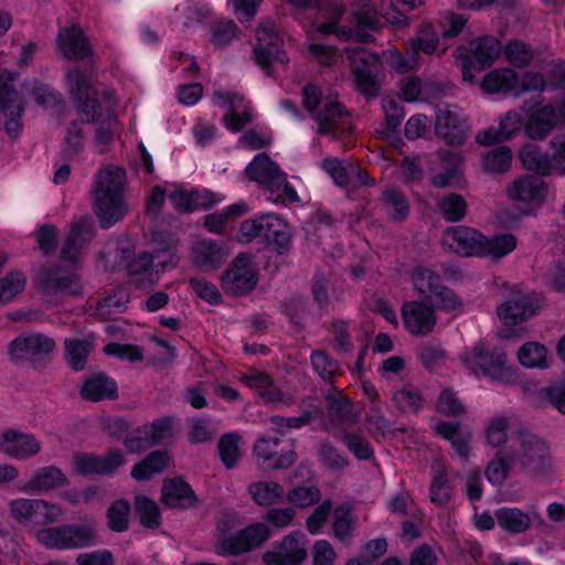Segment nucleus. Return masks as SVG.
Instances as JSON below:
<instances>
[{
	"instance_id": "obj_58",
	"label": "nucleus",
	"mask_w": 565,
	"mask_h": 565,
	"mask_svg": "<svg viewBox=\"0 0 565 565\" xmlns=\"http://www.w3.org/2000/svg\"><path fill=\"white\" fill-rule=\"evenodd\" d=\"M503 52L507 61L519 68L529 66L534 57L533 50L519 40L509 41Z\"/></svg>"
},
{
	"instance_id": "obj_54",
	"label": "nucleus",
	"mask_w": 565,
	"mask_h": 565,
	"mask_svg": "<svg viewBox=\"0 0 565 565\" xmlns=\"http://www.w3.org/2000/svg\"><path fill=\"white\" fill-rule=\"evenodd\" d=\"M84 148V131L82 124L72 121L66 128L64 145L61 156L65 160H72L77 157Z\"/></svg>"
},
{
	"instance_id": "obj_4",
	"label": "nucleus",
	"mask_w": 565,
	"mask_h": 565,
	"mask_svg": "<svg viewBox=\"0 0 565 565\" xmlns=\"http://www.w3.org/2000/svg\"><path fill=\"white\" fill-rule=\"evenodd\" d=\"M509 459L526 477L540 478L553 471V457L547 443L530 431H520L511 438Z\"/></svg>"
},
{
	"instance_id": "obj_40",
	"label": "nucleus",
	"mask_w": 565,
	"mask_h": 565,
	"mask_svg": "<svg viewBox=\"0 0 565 565\" xmlns=\"http://www.w3.org/2000/svg\"><path fill=\"white\" fill-rule=\"evenodd\" d=\"M494 516L498 525L510 534L524 533L532 524V516L518 508H499Z\"/></svg>"
},
{
	"instance_id": "obj_36",
	"label": "nucleus",
	"mask_w": 565,
	"mask_h": 565,
	"mask_svg": "<svg viewBox=\"0 0 565 565\" xmlns=\"http://www.w3.org/2000/svg\"><path fill=\"white\" fill-rule=\"evenodd\" d=\"M161 500L169 508L189 509L196 502V495L189 483L175 478L164 481Z\"/></svg>"
},
{
	"instance_id": "obj_15",
	"label": "nucleus",
	"mask_w": 565,
	"mask_h": 565,
	"mask_svg": "<svg viewBox=\"0 0 565 565\" xmlns=\"http://www.w3.org/2000/svg\"><path fill=\"white\" fill-rule=\"evenodd\" d=\"M257 284V273L248 254L241 253L223 275L222 288L226 294L244 296Z\"/></svg>"
},
{
	"instance_id": "obj_52",
	"label": "nucleus",
	"mask_w": 565,
	"mask_h": 565,
	"mask_svg": "<svg viewBox=\"0 0 565 565\" xmlns=\"http://www.w3.org/2000/svg\"><path fill=\"white\" fill-rule=\"evenodd\" d=\"M521 160L525 169L542 175L554 172L553 161L548 152L543 153L536 146H527L521 151Z\"/></svg>"
},
{
	"instance_id": "obj_42",
	"label": "nucleus",
	"mask_w": 565,
	"mask_h": 565,
	"mask_svg": "<svg viewBox=\"0 0 565 565\" xmlns=\"http://www.w3.org/2000/svg\"><path fill=\"white\" fill-rule=\"evenodd\" d=\"M345 12V7L340 1H331L328 6V18L330 21L321 23L317 31L322 34H333L340 41H349L353 38L354 32L351 28L339 26L338 23Z\"/></svg>"
},
{
	"instance_id": "obj_14",
	"label": "nucleus",
	"mask_w": 565,
	"mask_h": 565,
	"mask_svg": "<svg viewBox=\"0 0 565 565\" xmlns=\"http://www.w3.org/2000/svg\"><path fill=\"white\" fill-rule=\"evenodd\" d=\"M10 515L19 523L46 525L55 522L62 514L58 504L43 499L18 498L9 502Z\"/></svg>"
},
{
	"instance_id": "obj_50",
	"label": "nucleus",
	"mask_w": 565,
	"mask_h": 565,
	"mask_svg": "<svg viewBox=\"0 0 565 565\" xmlns=\"http://www.w3.org/2000/svg\"><path fill=\"white\" fill-rule=\"evenodd\" d=\"M248 492L258 505L271 507L282 498L284 488L274 481H258L249 484Z\"/></svg>"
},
{
	"instance_id": "obj_25",
	"label": "nucleus",
	"mask_w": 565,
	"mask_h": 565,
	"mask_svg": "<svg viewBox=\"0 0 565 565\" xmlns=\"http://www.w3.org/2000/svg\"><path fill=\"white\" fill-rule=\"evenodd\" d=\"M124 463V456L119 450H110L105 456L79 452L74 455V466L78 475H113Z\"/></svg>"
},
{
	"instance_id": "obj_8",
	"label": "nucleus",
	"mask_w": 565,
	"mask_h": 565,
	"mask_svg": "<svg viewBox=\"0 0 565 565\" xmlns=\"http://www.w3.org/2000/svg\"><path fill=\"white\" fill-rule=\"evenodd\" d=\"M253 452L257 465L265 470L287 469L297 459L294 441L278 436L258 438L254 444Z\"/></svg>"
},
{
	"instance_id": "obj_17",
	"label": "nucleus",
	"mask_w": 565,
	"mask_h": 565,
	"mask_svg": "<svg viewBox=\"0 0 565 565\" xmlns=\"http://www.w3.org/2000/svg\"><path fill=\"white\" fill-rule=\"evenodd\" d=\"M312 118L317 124V132L332 139H339L352 130L350 114L337 100L324 99L322 108Z\"/></svg>"
},
{
	"instance_id": "obj_55",
	"label": "nucleus",
	"mask_w": 565,
	"mask_h": 565,
	"mask_svg": "<svg viewBox=\"0 0 565 565\" xmlns=\"http://www.w3.org/2000/svg\"><path fill=\"white\" fill-rule=\"evenodd\" d=\"M439 42L438 33L430 24H422L418 34L409 41V47L416 56L418 53H435Z\"/></svg>"
},
{
	"instance_id": "obj_44",
	"label": "nucleus",
	"mask_w": 565,
	"mask_h": 565,
	"mask_svg": "<svg viewBox=\"0 0 565 565\" xmlns=\"http://www.w3.org/2000/svg\"><path fill=\"white\" fill-rule=\"evenodd\" d=\"M518 360L527 369H547L550 366V352L547 348L535 341L524 343L518 351Z\"/></svg>"
},
{
	"instance_id": "obj_56",
	"label": "nucleus",
	"mask_w": 565,
	"mask_h": 565,
	"mask_svg": "<svg viewBox=\"0 0 565 565\" xmlns=\"http://www.w3.org/2000/svg\"><path fill=\"white\" fill-rule=\"evenodd\" d=\"M136 512L140 518V523L148 529H157L161 524V514L159 505L145 495L136 497Z\"/></svg>"
},
{
	"instance_id": "obj_3",
	"label": "nucleus",
	"mask_w": 565,
	"mask_h": 565,
	"mask_svg": "<svg viewBox=\"0 0 565 565\" xmlns=\"http://www.w3.org/2000/svg\"><path fill=\"white\" fill-rule=\"evenodd\" d=\"M95 64L89 61L83 68L73 66L65 74L70 97L81 124H94L105 115L98 92L92 83Z\"/></svg>"
},
{
	"instance_id": "obj_10",
	"label": "nucleus",
	"mask_w": 565,
	"mask_h": 565,
	"mask_svg": "<svg viewBox=\"0 0 565 565\" xmlns=\"http://www.w3.org/2000/svg\"><path fill=\"white\" fill-rule=\"evenodd\" d=\"M96 531L92 525L66 524L43 529L38 540L50 548H83L95 543Z\"/></svg>"
},
{
	"instance_id": "obj_18",
	"label": "nucleus",
	"mask_w": 565,
	"mask_h": 565,
	"mask_svg": "<svg viewBox=\"0 0 565 565\" xmlns=\"http://www.w3.org/2000/svg\"><path fill=\"white\" fill-rule=\"evenodd\" d=\"M541 308V300L533 294L516 292L497 309L507 326H515L532 318Z\"/></svg>"
},
{
	"instance_id": "obj_24",
	"label": "nucleus",
	"mask_w": 565,
	"mask_h": 565,
	"mask_svg": "<svg viewBox=\"0 0 565 565\" xmlns=\"http://www.w3.org/2000/svg\"><path fill=\"white\" fill-rule=\"evenodd\" d=\"M271 531L265 523H253L228 537L223 543V550L228 555H239L260 547L270 536Z\"/></svg>"
},
{
	"instance_id": "obj_13",
	"label": "nucleus",
	"mask_w": 565,
	"mask_h": 565,
	"mask_svg": "<svg viewBox=\"0 0 565 565\" xmlns=\"http://www.w3.org/2000/svg\"><path fill=\"white\" fill-rule=\"evenodd\" d=\"M55 341L43 333L21 335L10 342L9 353L15 362H30L38 366L50 360Z\"/></svg>"
},
{
	"instance_id": "obj_51",
	"label": "nucleus",
	"mask_w": 565,
	"mask_h": 565,
	"mask_svg": "<svg viewBox=\"0 0 565 565\" xmlns=\"http://www.w3.org/2000/svg\"><path fill=\"white\" fill-rule=\"evenodd\" d=\"M128 299L129 297L126 290H117L98 301L96 315L104 321L115 320L119 315L126 311Z\"/></svg>"
},
{
	"instance_id": "obj_30",
	"label": "nucleus",
	"mask_w": 565,
	"mask_h": 565,
	"mask_svg": "<svg viewBox=\"0 0 565 565\" xmlns=\"http://www.w3.org/2000/svg\"><path fill=\"white\" fill-rule=\"evenodd\" d=\"M40 443L33 435L7 429L0 435V450L14 459H25L39 454Z\"/></svg>"
},
{
	"instance_id": "obj_12",
	"label": "nucleus",
	"mask_w": 565,
	"mask_h": 565,
	"mask_svg": "<svg viewBox=\"0 0 565 565\" xmlns=\"http://www.w3.org/2000/svg\"><path fill=\"white\" fill-rule=\"evenodd\" d=\"M435 134L450 146L462 145L469 132V125L463 113L456 106L438 103L435 107Z\"/></svg>"
},
{
	"instance_id": "obj_1",
	"label": "nucleus",
	"mask_w": 565,
	"mask_h": 565,
	"mask_svg": "<svg viewBox=\"0 0 565 565\" xmlns=\"http://www.w3.org/2000/svg\"><path fill=\"white\" fill-rule=\"evenodd\" d=\"M441 243L454 253L466 257L501 258L516 247V238L512 234L488 238L480 231L462 225L447 227Z\"/></svg>"
},
{
	"instance_id": "obj_39",
	"label": "nucleus",
	"mask_w": 565,
	"mask_h": 565,
	"mask_svg": "<svg viewBox=\"0 0 565 565\" xmlns=\"http://www.w3.org/2000/svg\"><path fill=\"white\" fill-rule=\"evenodd\" d=\"M90 227L84 221H78L73 224L70 233L67 234L62 249V259L74 263L77 260L78 254L83 249L86 243L92 239Z\"/></svg>"
},
{
	"instance_id": "obj_6",
	"label": "nucleus",
	"mask_w": 565,
	"mask_h": 565,
	"mask_svg": "<svg viewBox=\"0 0 565 565\" xmlns=\"http://www.w3.org/2000/svg\"><path fill=\"white\" fill-rule=\"evenodd\" d=\"M461 361L477 375L483 374L505 384L514 380V371L501 348L487 351L483 342H477L461 355Z\"/></svg>"
},
{
	"instance_id": "obj_28",
	"label": "nucleus",
	"mask_w": 565,
	"mask_h": 565,
	"mask_svg": "<svg viewBox=\"0 0 565 565\" xmlns=\"http://www.w3.org/2000/svg\"><path fill=\"white\" fill-rule=\"evenodd\" d=\"M556 127H558L557 110L553 105L547 104L529 114L524 132L531 140L543 141Z\"/></svg>"
},
{
	"instance_id": "obj_46",
	"label": "nucleus",
	"mask_w": 565,
	"mask_h": 565,
	"mask_svg": "<svg viewBox=\"0 0 565 565\" xmlns=\"http://www.w3.org/2000/svg\"><path fill=\"white\" fill-rule=\"evenodd\" d=\"M169 462L170 457L167 451H152L132 467L131 477L136 480H147L152 475L162 472L169 466Z\"/></svg>"
},
{
	"instance_id": "obj_64",
	"label": "nucleus",
	"mask_w": 565,
	"mask_h": 565,
	"mask_svg": "<svg viewBox=\"0 0 565 565\" xmlns=\"http://www.w3.org/2000/svg\"><path fill=\"white\" fill-rule=\"evenodd\" d=\"M340 439L347 448L360 460H369L373 456L370 443L360 434L343 431Z\"/></svg>"
},
{
	"instance_id": "obj_9",
	"label": "nucleus",
	"mask_w": 565,
	"mask_h": 565,
	"mask_svg": "<svg viewBox=\"0 0 565 565\" xmlns=\"http://www.w3.org/2000/svg\"><path fill=\"white\" fill-rule=\"evenodd\" d=\"M347 55L359 93L366 99L377 97L381 88L376 78L379 56L361 46L349 49Z\"/></svg>"
},
{
	"instance_id": "obj_59",
	"label": "nucleus",
	"mask_w": 565,
	"mask_h": 565,
	"mask_svg": "<svg viewBox=\"0 0 565 565\" xmlns=\"http://www.w3.org/2000/svg\"><path fill=\"white\" fill-rule=\"evenodd\" d=\"M515 467L509 459V452L499 451L497 456L489 462L486 476L493 486H501L507 480L510 470Z\"/></svg>"
},
{
	"instance_id": "obj_53",
	"label": "nucleus",
	"mask_w": 565,
	"mask_h": 565,
	"mask_svg": "<svg viewBox=\"0 0 565 565\" xmlns=\"http://www.w3.org/2000/svg\"><path fill=\"white\" fill-rule=\"evenodd\" d=\"M310 361L312 369L319 377L323 382L333 385V379L340 373L339 362L322 350L312 351Z\"/></svg>"
},
{
	"instance_id": "obj_2",
	"label": "nucleus",
	"mask_w": 565,
	"mask_h": 565,
	"mask_svg": "<svg viewBox=\"0 0 565 565\" xmlns=\"http://www.w3.org/2000/svg\"><path fill=\"white\" fill-rule=\"evenodd\" d=\"M126 172L122 168L108 166L102 168L95 181L93 209L102 228H109L128 212L122 189Z\"/></svg>"
},
{
	"instance_id": "obj_63",
	"label": "nucleus",
	"mask_w": 565,
	"mask_h": 565,
	"mask_svg": "<svg viewBox=\"0 0 565 565\" xmlns=\"http://www.w3.org/2000/svg\"><path fill=\"white\" fill-rule=\"evenodd\" d=\"M394 404L402 412L416 413L422 407V395L417 388L404 386L393 393Z\"/></svg>"
},
{
	"instance_id": "obj_27",
	"label": "nucleus",
	"mask_w": 565,
	"mask_h": 565,
	"mask_svg": "<svg viewBox=\"0 0 565 565\" xmlns=\"http://www.w3.org/2000/svg\"><path fill=\"white\" fill-rule=\"evenodd\" d=\"M402 315L404 326L412 334L427 335L437 323L434 308L419 301L405 302Z\"/></svg>"
},
{
	"instance_id": "obj_49",
	"label": "nucleus",
	"mask_w": 565,
	"mask_h": 565,
	"mask_svg": "<svg viewBox=\"0 0 565 565\" xmlns=\"http://www.w3.org/2000/svg\"><path fill=\"white\" fill-rule=\"evenodd\" d=\"M64 347L68 365L74 371L84 370L87 358L94 348L93 342L86 339H65Z\"/></svg>"
},
{
	"instance_id": "obj_34",
	"label": "nucleus",
	"mask_w": 565,
	"mask_h": 565,
	"mask_svg": "<svg viewBox=\"0 0 565 565\" xmlns=\"http://www.w3.org/2000/svg\"><path fill=\"white\" fill-rule=\"evenodd\" d=\"M102 98L105 104V115H103L102 119L96 122L97 126L95 129V145L98 148V151L103 153L106 151L108 145H110L114 139V134L117 127V118L114 114V92L105 90L102 95Z\"/></svg>"
},
{
	"instance_id": "obj_41",
	"label": "nucleus",
	"mask_w": 565,
	"mask_h": 565,
	"mask_svg": "<svg viewBox=\"0 0 565 565\" xmlns=\"http://www.w3.org/2000/svg\"><path fill=\"white\" fill-rule=\"evenodd\" d=\"M519 85L518 74L508 67L495 68L484 75L481 88L488 94L509 93Z\"/></svg>"
},
{
	"instance_id": "obj_21",
	"label": "nucleus",
	"mask_w": 565,
	"mask_h": 565,
	"mask_svg": "<svg viewBox=\"0 0 565 565\" xmlns=\"http://www.w3.org/2000/svg\"><path fill=\"white\" fill-rule=\"evenodd\" d=\"M245 171L250 180L263 185L271 195L278 192L285 182V173L265 152L256 154Z\"/></svg>"
},
{
	"instance_id": "obj_48",
	"label": "nucleus",
	"mask_w": 565,
	"mask_h": 565,
	"mask_svg": "<svg viewBox=\"0 0 565 565\" xmlns=\"http://www.w3.org/2000/svg\"><path fill=\"white\" fill-rule=\"evenodd\" d=\"M383 205L395 222L404 221L409 214V203L406 195L396 188H387L382 191Z\"/></svg>"
},
{
	"instance_id": "obj_45",
	"label": "nucleus",
	"mask_w": 565,
	"mask_h": 565,
	"mask_svg": "<svg viewBox=\"0 0 565 565\" xmlns=\"http://www.w3.org/2000/svg\"><path fill=\"white\" fill-rule=\"evenodd\" d=\"M414 290L428 302L433 301V295L441 284L440 276L428 267L418 266L412 273Z\"/></svg>"
},
{
	"instance_id": "obj_62",
	"label": "nucleus",
	"mask_w": 565,
	"mask_h": 565,
	"mask_svg": "<svg viewBox=\"0 0 565 565\" xmlns=\"http://www.w3.org/2000/svg\"><path fill=\"white\" fill-rule=\"evenodd\" d=\"M246 210L245 204H232L221 212L206 215L204 226L212 233H221L231 217L243 215Z\"/></svg>"
},
{
	"instance_id": "obj_29",
	"label": "nucleus",
	"mask_w": 565,
	"mask_h": 565,
	"mask_svg": "<svg viewBox=\"0 0 565 565\" xmlns=\"http://www.w3.org/2000/svg\"><path fill=\"white\" fill-rule=\"evenodd\" d=\"M525 121L522 116L515 111H508L499 122V127H489L479 131L476 141L482 146H492L501 141L513 138L516 134L524 129Z\"/></svg>"
},
{
	"instance_id": "obj_43",
	"label": "nucleus",
	"mask_w": 565,
	"mask_h": 565,
	"mask_svg": "<svg viewBox=\"0 0 565 565\" xmlns=\"http://www.w3.org/2000/svg\"><path fill=\"white\" fill-rule=\"evenodd\" d=\"M436 433L451 443L456 454L467 460L470 452V434L460 433L459 424L451 422H439L435 426Z\"/></svg>"
},
{
	"instance_id": "obj_11",
	"label": "nucleus",
	"mask_w": 565,
	"mask_h": 565,
	"mask_svg": "<svg viewBox=\"0 0 565 565\" xmlns=\"http://www.w3.org/2000/svg\"><path fill=\"white\" fill-rule=\"evenodd\" d=\"M14 74L8 70L0 72V110L4 118L6 132L15 138L22 129L21 117L24 113V102L13 86Z\"/></svg>"
},
{
	"instance_id": "obj_38",
	"label": "nucleus",
	"mask_w": 565,
	"mask_h": 565,
	"mask_svg": "<svg viewBox=\"0 0 565 565\" xmlns=\"http://www.w3.org/2000/svg\"><path fill=\"white\" fill-rule=\"evenodd\" d=\"M169 201L172 206L180 213H191L198 209H209L215 204L214 196L211 192L204 191H174L170 193Z\"/></svg>"
},
{
	"instance_id": "obj_16",
	"label": "nucleus",
	"mask_w": 565,
	"mask_h": 565,
	"mask_svg": "<svg viewBox=\"0 0 565 565\" xmlns=\"http://www.w3.org/2000/svg\"><path fill=\"white\" fill-rule=\"evenodd\" d=\"M256 40L257 44L254 47L255 62L266 74H271L270 67L273 61L282 64L288 62L286 53L282 50V40L275 31V26L271 22L267 21L257 29Z\"/></svg>"
},
{
	"instance_id": "obj_37",
	"label": "nucleus",
	"mask_w": 565,
	"mask_h": 565,
	"mask_svg": "<svg viewBox=\"0 0 565 565\" xmlns=\"http://www.w3.org/2000/svg\"><path fill=\"white\" fill-rule=\"evenodd\" d=\"M79 393L90 402L113 399L117 397V384L105 373H95L84 382Z\"/></svg>"
},
{
	"instance_id": "obj_61",
	"label": "nucleus",
	"mask_w": 565,
	"mask_h": 565,
	"mask_svg": "<svg viewBox=\"0 0 565 565\" xmlns=\"http://www.w3.org/2000/svg\"><path fill=\"white\" fill-rule=\"evenodd\" d=\"M512 161V152L508 147L501 146L487 152L483 156V168L484 170L492 173H501L507 171Z\"/></svg>"
},
{
	"instance_id": "obj_35",
	"label": "nucleus",
	"mask_w": 565,
	"mask_h": 565,
	"mask_svg": "<svg viewBox=\"0 0 565 565\" xmlns=\"http://www.w3.org/2000/svg\"><path fill=\"white\" fill-rule=\"evenodd\" d=\"M193 264L203 270H214L225 262L226 254L216 242L204 238L192 246Z\"/></svg>"
},
{
	"instance_id": "obj_47",
	"label": "nucleus",
	"mask_w": 565,
	"mask_h": 565,
	"mask_svg": "<svg viewBox=\"0 0 565 565\" xmlns=\"http://www.w3.org/2000/svg\"><path fill=\"white\" fill-rule=\"evenodd\" d=\"M436 206L444 220L450 223L462 221L468 212L466 199L458 193L445 194L437 201Z\"/></svg>"
},
{
	"instance_id": "obj_23",
	"label": "nucleus",
	"mask_w": 565,
	"mask_h": 565,
	"mask_svg": "<svg viewBox=\"0 0 565 565\" xmlns=\"http://www.w3.org/2000/svg\"><path fill=\"white\" fill-rule=\"evenodd\" d=\"M56 44L65 58L86 60L83 65H78L81 68L89 61L94 63L92 60L94 54L93 49L77 24L70 28H62L58 31Z\"/></svg>"
},
{
	"instance_id": "obj_60",
	"label": "nucleus",
	"mask_w": 565,
	"mask_h": 565,
	"mask_svg": "<svg viewBox=\"0 0 565 565\" xmlns=\"http://www.w3.org/2000/svg\"><path fill=\"white\" fill-rule=\"evenodd\" d=\"M239 440L241 436L237 433H228L218 441L220 458L227 469L234 468L241 457Z\"/></svg>"
},
{
	"instance_id": "obj_19",
	"label": "nucleus",
	"mask_w": 565,
	"mask_h": 565,
	"mask_svg": "<svg viewBox=\"0 0 565 565\" xmlns=\"http://www.w3.org/2000/svg\"><path fill=\"white\" fill-rule=\"evenodd\" d=\"M307 537L300 531L286 535L279 551L266 552L263 561L266 565H300L307 558Z\"/></svg>"
},
{
	"instance_id": "obj_26",
	"label": "nucleus",
	"mask_w": 565,
	"mask_h": 565,
	"mask_svg": "<svg viewBox=\"0 0 565 565\" xmlns=\"http://www.w3.org/2000/svg\"><path fill=\"white\" fill-rule=\"evenodd\" d=\"M326 407L332 426H351L360 420V413L341 390L331 385L326 394Z\"/></svg>"
},
{
	"instance_id": "obj_32",
	"label": "nucleus",
	"mask_w": 565,
	"mask_h": 565,
	"mask_svg": "<svg viewBox=\"0 0 565 565\" xmlns=\"http://www.w3.org/2000/svg\"><path fill=\"white\" fill-rule=\"evenodd\" d=\"M352 13L356 21L354 35L360 42L369 43L374 40L373 35L364 29L375 31L381 25V19L370 0H355L352 3Z\"/></svg>"
},
{
	"instance_id": "obj_33",
	"label": "nucleus",
	"mask_w": 565,
	"mask_h": 565,
	"mask_svg": "<svg viewBox=\"0 0 565 565\" xmlns=\"http://www.w3.org/2000/svg\"><path fill=\"white\" fill-rule=\"evenodd\" d=\"M67 483V478L60 468L45 466L34 471L22 487V490L32 494H42Z\"/></svg>"
},
{
	"instance_id": "obj_7",
	"label": "nucleus",
	"mask_w": 565,
	"mask_h": 565,
	"mask_svg": "<svg viewBox=\"0 0 565 565\" xmlns=\"http://www.w3.org/2000/svg\"><path fill=\"white\" fill-rule=\"evenodd\" d=\"M35 279L41 292L53 301L79 296L83 292L79 277L58 265L42 266Z\"/></svg>"
},
{
	"instance_id": "obj_31",
	"label": "nucleus",
	"mask_w": 565,
	"mask_h": 565,
	"mask_svg": "<svg viewBox=\"0 0 565 565\" xmlns=\"http://www.w3.org/2000/svg\"><path fill=\"white\" fill-rule=\"evenodd\" d=\"M502 51L501 43L495 36L484 35L470 43L466 60L479 71L490 67Z\"/></svg>"
},
{
	"instance_id": "obj_57",
	"label": "nucleus",
	"mask_w": 565,
	"mask_h": 565,
	"mask_svg": "<svg viewBox=\"0 0 565 565\" xmlns=\"http://www.w3.org/2000/svg\"><path fill=\"white\" fill-rule=\"evenodd\" d=\"M130 504L125 499H118L107 510V524L114 532H124L129 525Z\"/></svg>"
},
{
	"instance_id": "obj_22",
	"label": "nucleus",
	"mask_w": 565,
	"mask_h": 565,
	"mask_svg": "<svg viewBox=\"0 0 565 565\" xmlns=\"http://www.w3.org/2000/svg\"><path fill=\"white\" fill-rule=\"evenodd\" d=\"M546 184L539 175L526 174L513 180L507 188V194L513 202L530 207L540 206L546 196Z\"/></svg>"
},
{
	"instance_id": "obj_5",
	"label": "nucleus",
	"mask_w": 565,
	"mask_h": 565,
	"mask_svg": "<svg viewBox=\"0 0 565 565\" xmlns=\"http://www.w3.org/2000/svg\"><path fill=\"white\" fill-rule=\"evenodd\" d=\"M262 237L279 254L289 250L291 246V232L288 223L275 213L262 214L245 220L239 226V241L249 243Z\"/></svg>"
},
{
	"instance_id": "obj_20",
	"label": "nucleus",
	"mask_w": 565,
	"mask_h": 565,
	"mask_svg": "<svg viewBox=\"0 0 565 565\" xmlns=\"http://www.w3.org/2000/svg\"><path fill=\"white\" fill-rule=\"evenodd\" d=\"M214 99L222 107L227 106L228 111L223 116L225 126L234 131H241L242 128L252 122L249 104L244 95L234 92L215 90Z\"/></svg>"
}]
</instances>
